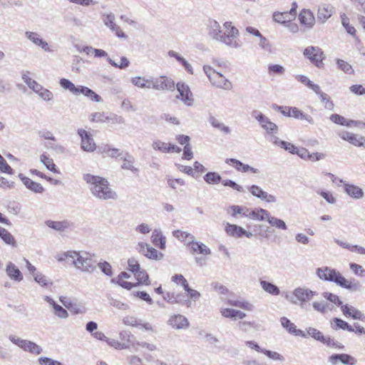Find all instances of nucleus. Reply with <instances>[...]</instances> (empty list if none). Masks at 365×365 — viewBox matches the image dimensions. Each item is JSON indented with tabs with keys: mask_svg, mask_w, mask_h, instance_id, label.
<instances>
[{
	"mask_svg": "<svg viewBox=\"0 0 365 365\" xmlns=\"http://www.w3.org/2000/svg\"><path fill=\"white\" fill-rule=\"evenodd\" d=\"M152 147L154 150H159L163 153H169V144L160 140L153 141Z\"/></svg>",
	"mask_w": 365,
	"mask_h": 365,
	"instance_id": "56",
	"label": "nucleus"
},
{
	"mask_svg": "<svg viewBox=\"0 0 365 365\" xmlns=\"http://www.w3.org/2000/svg\"><path fill=\"white\" fill-rule=\"evenodd\" d=\"M151 88L157 91H174L175 82L174 81L165 76H161L158 78L151 80Z\"/></svg>",
	"mask_w": 365,
	"mask_h": 365,
	"instance_id": "9",
	"label": "nucleus"
},
{
	"mask_svg": "<svg viewBox=\"0 0 365 365\" xmlns=\"http://www.w3.org/2000/svg\"><path fill=\"white\" fill-rule=\"evenodd\" d=\"M303 54L317 68H320L324 66L323 60L325 58V55L319 47L308 46L304 50Z\"/></svg>",
	"mask_w": 365,
	"mask_h": 365,
	"instance_id": "6",
	"label": "nucleus"
},
{
	"mask_svg": "<svg viewBox=\"0 0 365 365\" xmlns=\"http://www.w3.org/2000/svg\"><path fill=\"white\" fill-rule=\"evenodd\" d=\"M131 83L136 87L140 88H151V80L147 79L142 76L133 77L130 79Z\"/></svg>",
	"mask_w": 365,
	"mask_h": 365,
	"instance_id": "34",
	"label": "nucleus"
},
{
	"mask_svg": "<svg viewBox=\"0 0 365 365\" xmlns=\"http://www.w3.org/2000/svg\"><path fill=\"white\" fill-rule=\"evenodd\" d=\"M77 133L81 138L82 150L86 152H93L96 148V145L91 134L82 128L78 129Z\"/></svg>",
	"mask_w": 365,
	"mask_h": 365,
	"instance_id": "12",
	"label": "nucleus"
},
{
	"mask_svg": "<svg viewBox=\"0 0 365 365\" xmlns=\"http://www.w3.org/2000/svg\"><path fill=\"white\" fill-rule=\"evenodd\" d=\"M299 20L302 24L308 28H312L315 24V17L313 12L309 9H303L299 15Z\"/></svg>",
	"mask_w": 365,
	"mask_h": 365,
	"instance_id": "21",
	"label": "nucleus"
},
{
	"mask_svg": "<svg viewBox=\"0 0 365 365\" xmlns=\"http://www.w3.org/2000/svg\"><path fill=\"white\" fill-rule=\"evenodd\" d=\"M38 361L41 365H63L61 361L46 356H41Z\"/></svg>",
	"mask_w": 365,
	"mask_h": 365,
	"instance_id": "64",
	"label": "nucleus"
},
{
	"mask_svg": "<svg viewBox=\"0 0 365 365\" xmlns=\"http://www.w3.org/2000/svg\"><path fill=\"white\" fill-rule=\"evenodd\" d=\"M269 214L270 213L267 210L262 209V208L253 210L250 212H248V213L243 212L244 216L248 217L253 220H260V221H263L264 220H267V218H268Z\"/></svg>",
	"mask_w": 365,
	"mask_h": 365,
	"instance_id": "26",
	"label": "nucleus"
},
{
	"mask_svg": "<svg viewBox=\"0 0 365 365\" xmlns=\"http://www.w3.org/2000/svg\"><path fill=\"white\" fill-rule=\"evenodd\" d=\"M64 255L71 257L72 264L83 272L93 273L96 270V261L93 259L94 255L87 252L69 250Z\"/></svg>",
	"mask_w": 365,
	"mask_h": 365,
	"instance_id": "4",
	"label": "nucleus"
},
{
	"mask_svg": "<svg viewBox=\"0 0 365 365\" xmlns=\"http://www.w3.org/2000/svg\"><path fill=\"white\" fill-rule=\"evenodd\" d=\"M108 119L107 115L104 112H96L91 114V121L96 123L106 122Z\"/></svg>",
	"mask_w": 365,
	"mask_h": 365,
	"instance_id": "63",
	"label": "nucleus"
},
{
	"mask_svg": "<svg viewBox=\"0 0 365 365\" xmlns=\"http://www.w3.org/2000/svg\"><path fill=\"white\" fill-rule=\"evenodd\" d=\"M328 361L332 365H336L339 362L344 365H355L356 359L347 354H334L331 355Z\"/></svg>",
	"mask_w": 365,
	"mask_h": 365,
	"instance_id": "14",
	"label": "nucleus"
},
{
	"mask_svg": "<svg viewBox=\"0 0 365 365\" xmlns=\"http://www.w3.org/2000/svg\"><path fill=\"white\" fill-rule=\"evenodd\" d=\"M343 314L354 319L365 321V315L359 309L349 304H343L341 307Z\"/></svg>",
	"mask_w": 365,
	"mask_h": 365,
	"instance_id": "16",
	"label": "nucleus"
},
{
	"mask_svg": "<svg viewBox=\"0 0 365 365\" xmlns=\"http://www.w3.org/2000/svg\"><path fill=\"white\" fill-rule=\"evenodd\" d=\"M183 288H184L185 291L187 292L190 299H192L194 301L198 299L201 296V294L199 292H197L195 289H192L189 287V284H188V282L187 280L184 281Z\"/></svg>",
	"mask_w": 365,
	"mask_h": 365,
	"instance_id": "50",
	"label": "nucleus"
},
{
	"mask_svg": "<svg viewBox=\"0 0 365 365\" xmlns=\"http://www.w3.org/2000/svg\"><path fill=\"white\" fill-rule=\"evenodd\" d=\"M273 19L274 21L283 24H286L290 20L288 11L274 12L273 14Z\"/></svg>",
	"mask_w": 365,
	"mask_h": 365,
	"instance_id": "46",
	"label": "nucleus"
},
{
	"mask_svg": "<svg viewBox=\"0 0 365 365\" xmlns=\"http://www.w3.org/2000/svg\"><path fill=\"white\" fill-rule=\"evenodd\" d=\"M330 120L334 122V123L341 125H346V126H351L352 124H354V120H347L344 117L339 115V114H332L330 116Z\"/></svg>",
	"mask_w": 365,
	"mask_h": 365,
	"instance_id": "41",
	"label": "nucleus"
},
{
	"mask_svg": "<svg viewBox=\"0 0 365 365\" xmlns=\"http://www.w3.org/2000/svg\"><path fill=\"white\" fill-rule=\"evenodd\" d=\"M229 304L247 311H252L254 308V306L247 301L229 300Z\"/></svg>",
	"mask_w": 365,
	"mask_h": 365,
	"instance_id": "43",
	"label": "nucleus"
},
{
	"mask_svg": "<svg viewBox=\"0 0 365 365\" xmlns=\"http://www.w3.org/2000/svg\"><path fill=\"white\" fill-rule=\"evenodd\" d=\"M260 285L264 292L272 295H279L280 293L279 289L269 282L260 280Z\"/></svg>",
	"mask_w": 365,
	"mask_h": 365,
	"instance_id": "38",
	"label": "nucleus"
},
{
	"mask_svg": "<svg viewBox=\"0 0 365 365\" xmlns=\"http://www.w3.org/2000/svg\"><path fill=\"white\" fill-rule=\"evenodd\" d=\"M134 275L138 281V284H147L149 277L145 270L140 269Z\"/></svg>",
	"mask_w": 365,
	"mask_h": 365,
	"instance_id": "60",
	"label": "nucleus"
},
{
	"mask_svg": "<svg viewBox=\"0 0 365 365\" xmlns=\"http://www.w3.org/2000/svg\"><path fill=\"white\" fill-rule=\"evenodd\" d=\"M252 117L256 119L261 127L267 131V133H277L278 127L277 125L270 121V120L265 116L262 113L257 110H254L251 113Z\"/></svg>",
	"mask_w": 365,
	"mask_h": 365,
	"instance_id": "7",
	"label": "nucleus"
},
{
	"mask_svg": "<svg viewBox=\"0 0 365 365\" xmlns=\"http://www.w3.org/2000/svg\"><path fill=\"white\" fill-rule=\"evenodd\" d=\"M204 180L208 184H218L222 181V178L217 173L209 172L204 176Z\"/></svg>",
	"mask_w": 365,
	"mask_h": 365,
	"instance_id": "42",
	"label": "nucleus"
},
{
	"mask_svg": "<svg viewBox=\"0 0 365 365\" xmlns=\"http://www.w3.org/2000/svg\"><path fill=\"white\" fill-rule=\"evenodd\" d=\"M347 322L337 317L332 319L331 322V328L336 331L339 329L345 330Z\"/></svg>",
	"mask_w": 365,
	"mask_h": 365,
	"instance_id": "52",
	"label": "nucleus"
},
{
	"mask_svg": "<svg viewBox=\"0 0 365 365\" xmlns=\"http://www.w3.org/2000/svg\"><path fill=\"white\" fill-rule=\"evenodd\" d=\"M321 342L326 344L328 346L335 347L339 349H343L344 348L343 344L335 341L334 339L331 338L329 336H324V339H322Z\"/></svg>",
	"mask_w": 365,
	"mask_h": 365,
	"instance_id": "54",
	"label": "nucleus"
},
{
	"mask_svg": "<svg viewBox=\"0 0 365 365\" xmlns=\"http://www.w3.org/2000/svg\"><path fill=\"white\" fill-rule=\"evenodd\" d=\"M102 20L105 26L110 29L111 31L114 32L116 36L121 38H127V35L120 29L115 23V15L112 13L104 14L102 15Z\"/></svg>",
	"mask_w": 365,
	"mask_h": 365,
	"instance_id": "10",
	"label": "nucleus"
},
{
	"mask_svg": "<svg viewBox=\"0 0 365 365\" xmlns=\"http://www.w3.org/2000/svg\"><path fill=\"white\" fill-rule=\"evenodd\" d=\"M97 265L101 272L106 275L109 277L113 275L112 267L108 262L104 261L103 262H99Z\"/></svg>",
	"mask_w": 365,
	"mask_h": 365,
	"instance_id": "58",
	"label": "nucleus"
},
{
	"mask_svg": "<svg viewBox=\"0 0 365 365\" xmlns=\"http://www.w3.org/2000/svg\"><path fill=\"white\" fill-rule=\"evenodd\" d=\"M25 36L33 43L41 47L43 51L51 52L48 43L40 37V35L33 31H26Z\"/></svg>",
	"mask_w": 365,
	"mask_h": 365,
	"instance_id": "15",
	"label": "nucleus"
},
{
	"mask_svg": "<svg viewBox=\"0 0 365 365\" xmlns=\"http://www.w3.org/2000/svg\"><path fill=\"white\" fill-rule=\"evenodd\" d=\"M173 235L175 237L184 243L186 242L187 238L191 239L190 242L192 239H195V237L192 234L180 230L173 231Z\"/></svg>",
	"mask_w": 365,
	"mask_h": 365,
	"instance_id": "48",
	"label": "nucleus"
},
{
	"mask_svg": "<svg viewBox=\"0 0 365 365\" xmlns=\"http://www.w3.org/2000/svg\"><path fill=\"white\" fill-rule=\"evenodd\" d=\"M22 349L36 355L40 354L43 351L42 348L39 345L29 340L26 341Z\"/></svg>",
	"mask_w": 365,
	"mask_h": 365,
	"instance_id": "37",
	"label": "nucleus"
},
{
	"mask_svg": "<svg viewBox=\"0 0 365 365\" xmlns=\"http://www.w3.org/2000/svg\"><path fill=\"white\" fill-rule=\"evenodd\" d=\"M80 94L83 95L94 102L100 103L103 101L102 98L98 94L86 86H80L79 95Z\"/></svg>",
	"mask_w": 365,
	"mask_h": 365,
	"instance_id": "30",
	"label": "nucleus"
},
{
	"mask_svg": "<svg viewBox=\"0 0 365 365\" xmlns=\"http://www.w3.org/2000/svg\"><path fill=\"white\" fill-rule=\"evenodd\" d=\"M207 26L208 35L212 39L232 48H240L242 46V42L239 38L240 31L231 21L224 23L223 27L225 29L224 32L220 24L215 20H210Z\"/></svg>",
	"mask_w": 365,
	"mask_h": 365,
	"instance_id": "1",
	"label": "nucleus"
},
{
	"mask_svg": "<svg viewBox=\"0 0 365 365\" xmlns=\"http://www.w3.org/2000/svg\"><path fill=\"white\" fill-rule=\"evenodd\" d=\"M227 163H230L232 166H234L238 171L246 173L248 171H251L252 173H258L259 170L255 168L250 166L249 165L244 164L241 161L235 159L230 158L227 160Z\"/></svg>",
	"mask_w": 365,
	"mask_h": 365,
	"instance_id": "24",
	"label": "nucleus"
},
{
	"mask_svg": "<svg viewBox=\"0 0 365 365\" xmlns=\"http://www.w3.org/2000/svg\"><path fill=\"white\" fill-rule=\"evenodd\" d=\"M349 267L351 272L357 276L364 277L365 276V269L362 267L361 265L358 264L354 262H351L349 264Z\"/></svg>",
	"mask_w": 365,
	"mask_h": 365,
	"instance_id": "57",
	"label": "nucleus"
},
{
	"mask_svg": "<svg viewBox=\"0 0 365 365\" xmlns=\"http://www.w3.org/2000/svg\"><path fill=\"white\" fill-rule=\"evenodd\" d=\"M133 163L134 158L130 155H127L123 160V163L122 164L121 168L122 169L129 170L135 173L138 172V169L133 165Z\"/></svg>",
	"mask_w": 365,
	"mask_h": 365,
	"instance_id": "40",
	"label": "nucleus"
},
{
	"mask_svg": "<svg viewBox=\"0 0 365 365\" xmlns=\"http://www.w3.org/2000/svg\"><path fill=\"white\" fill-rule=\"evenodd\" d=\"M243 229L244 228L240 226L227 223L225 232L231 237L239 238L243 236Z\"/></svg>",
	"mask_w": 365,
	"mask_h": 365,
	"instance_id": "33",
	"label": "nucleus"
},
{
	"mask_svg": "<svg viewBox=\"0 0 365 365\" xmlns=\"http://www.w3.org/2000/svg\"><path fill=\"white\" fill-rule=\"evenodd\" d=\"M269 74L283 75L285 72V68L279 64H269L267 68Z\"/></svg>",
	"mask_w": 365,
	"mask_h": 365,
	"instance_id": "53",
	"label": "nucleus"
},
{
	"mask_svg": "<svg viewBox=\"0 0 365 365\" xmlns=\"http://www.w3.org/2000/svg\"><path fill=\"white\" fill-rule=\"evenodd\" d=\"M294 294L298 300L305 302L311 300L316 292L307 288L299 287L294 289Z\"/></svg>",
	"mask_w": 365,
	"mask_h": 365,
	"instance_id": "22",
	"label": "nucleus"
},
{
	"mask_svg": "<svg viewBox=\"0 0 365 365\" xmlns=\"http://www.w3.org/2000/svg\"><path fill=\"white\" fill-rule=\"evenodd\" d=\"M203 71L213 86L227 91L232 88V83L229 80L210 66H204Z\"/></svg>",
	"mask_w": 365,
	"mask_h": 365,
	"instance_id": "5",
	"label": "nucleus"
},
{
	"mask_svg": "<svg viewBox=\"0 0 365 365\" xmlns=\"http://www.w3.org/2000/svg\"><path fill=\"white\" fill-rule=\"evenodd\" d=\"M107 61L113 67L118 68L120 69H125L130 65V61L125 56L120 58V63H118L112 60L110 58H107Z\"/></svg>",
	"mask_w": 365,
	"mask_h": 365,
	"instance_id": "44",
	"label": "nucleus"
},
{
	"mask_svg": "<svg viewBox=\"0 0 365 365\" xmlns=\"http://www.w3.org/2000/svg\"><path fill=\"white\" fill-rule=\"evenodd\" d=\"M45 224L50 228L56 231H64L71 226V223L68 220L53 221L46 220Z\"/></svg>",
	"mask_w": 365,
	"mask_h": 365,
	"instance_id": "28",
	"label": "nucleus"
},
{
	"mask_svg": "<svg viewBox=\"0 0 365 365\" xmlns=\"http://www.w3.org/2000/svg\"><path fill=\"white\" fill-rule=\"evenodd\" d=\"M319 98L326 109L329 110H332L334 109V105L328 94L323 93L319 96Z\"/></svg>",
	"mask_w": 365,
	"mask_h": 365,
	"instance_id": "55",
	"label": "nucleus"
},
{
	"mask_svg": "<svg viewBox=\"0 0 365 365\" xmlns=\"http://www.w3.org/2000/svg\"><path fill=\"white\" fill-rule=\"evenodd\" d=\"M323 297L326 298L327 300L330 301L331 302L336 304L340 307H341V306L343 305L342 302L336 294L329 292H324Z\"/></svg>",
	"mask_w": 365,
	"mask_h": 365,
	"instance_id": "62",
	"label": "nucleus"
},
{
	"mask_svg": "<svg viewBox=\"0 0 365 365\" xmlns=\"http://www.w3.org/2000/svg\"><path fill=\"white\" fill-rule=\"evenodd\" d=\"M341 19V24L345 28L346 31L348 34L354 36L356 33V29L354 26H351L349 24V19L347 17V16L343 13L340 15Z\"/></svg>",
	"mask_w": 365,
	"mask_h": 365,
	"instance_id": "45",
	"label": "nucleus"
},
{
	"mask_svg": "<svg viewBox=\"0 0 365 365\" xmlns=\"http://www.w3.org/2000/svg\"><path fill=\"white\" fill-rule=\"evenodd\" d=\"M83 178L87 183L91 194L96 198L100 200L118 199L117 192L110 187L107 179L89 173L84 174Z\"/></svg>",
	"mask_w": 365,
	"mask_h": 365,
	"instance_id": "2",
	"label": "nucleus"
},
{
	"mask_svg": "<svg viewBox=\"0 0 365 365\" xmlns=\"http://www.w3.org/2000/svg\"><path fill=\"white\" fill-rule=\"evenodd\" d=\"M308 335L313 337L314 339L322 341V339H324V335L318 329L312 327H309L307 329Z\"/></svg>",
	"mask_w": 365,
	"mask_h": 365,
	"instance_id": "59",
	"label": "nucleus"
},
{
	"mask_svg": "<svg viewBox=\"0 0 365 365\" xmlns=\"http://www.w3.org/2000/svg\"><path fill=\"white\" fill-rule=\"evenodd\" d=\"M208 120L212 127L217 128L223 133L228 134L231 132V130L228 126L221 123L218 119H217L213 115H210Z\"/></svg>",
	"mask_w": 365,
	"mask_h": 365,
	"instance_id": "36",
	"label": "nucleus"
},
{
	"mask_svg": "<svg viewBox=\"0 0 365 365\" xmlns=\"http://www.w3.org/2000/svg\"><path fill=\"white\" fill-rule=\"evenodd\" d=\"M339 135L343 140H347L356 146H362L365 143V138L364 137H359L358 135L354 133L344 131Z\"/></svg>",
	"mask_w": 365,
	"mask_h": 365,
	"instance_id": "23",
	"label": "nucleus"
},
{
	"mask_svg": "<svg viewBox=\"0 0 365 365\" xmlns=\"http://www.w3.org/2000/svg\"><path fill=\"white\" fill-rule=\"evenodd\" d=\"M176 88L179 93L176 96V98L181 100L186 106H192L194 98L188 85L184 82H178Z\"/></svg>",
	"mask_w": 365,
	"mask_h": 365,
	"instance_id": "8",
	"label": "nucleus"
},
{
	"mask_svg": "<svg viewBox=\"0 0 365 365\" xmlns=\"http://www.w3.org/2000/svg\"><path fill=\"white\" fill-rule=\"evenodd\" d=\"M151 240L155 246L158 247L161 250L165 248V237L160 230H155L153 232Z\"/></svg>",
	"mask_w": 365,
	"mask_h": 365,
	"instance_id": "29",
	"label": "nucleus"
},
{
	"mask_svg": "<svg viewBox=\"0 0 365 365\" xmlns=\"http://www.w3.org/2000/svg\"><path fill=\"white\" fill-rule=\"evenodd\" d=\"M335 8L329 4H322L319 6L317 10V21L321 24H324L334 14Z\"/></svg>",
	"mask_w": 365,
	"mask_h": 365,
	"instance_id": "13",
	"label": "nucleus"
},
{
	"mask_svg": "<svg viewBox=\"0 0 365 365\" xmlns=\"http://www.w3.org/2000/svg\"><path fill=\"white\" fill-rule=\"evenodd\" d=\"M168 324L176 329H186L189 326L187 319L181 314H174L168 320Z\"/></svg>",
	"mask_w": 365,
	"mask_h": 365,
	"instance_id": "17",
	"label": "nucleus"
},
{
	"mask_svg": "<svg viewBox=\"0 0 365 365\" xmlns=\"http://www.w3.org/2000/svg\"><path fill=\"white\" fill-rule=\"evenodd\" d=\"M188 247H190V252L192 254L194 253H200L205 255H208L211 254V250L208 248L205 244L199 242H195V239H192L191 242L188 243Z\"/></svg>",
	"mask_w": 365,
	"mask_h": 365,
	"instance_id": "25",
	"label": "nucleus"
},
{
	"mask_svg": "<svg viewBox=\"0 0 365 365\" xmlns=\"http://www.w3.org/2000/svg\"><path fill=\"white\" fill-rule=\"evenodd\" d=\"M19 178L21 179L26 187L35 193H42L44 191L43 187L36 182L33 181L29 178L20 173Z\"/></svg>",
	"mask_w": 365,
	"mask_h": 365,
	"instance_id": "18",
	"label": "nucleus"
},
{
	"mask_svg": "<svg viewBox=\"0 0 365 365\" xmlns=\"http://www.w3.org/2000/svg\"><path fill=\"white\" fill-rule=\"evenodd\" d=\"M101 153L106 156L115 158L120 155L119 150L117 148H110L108 145L100 148Z\"/></svg>",
	"mask_w": 365,
	"mask_h": 365,
	"instance_id": "49",
	"label": "nucleus"
},
{
	"mask_svg": "<svg viewBox=\"0 0 365 365\" xmlns=\"http://www.w3.org/2000/svg\"><path fill=\"white\" fill-rule=\"evenodd\" d=\"M344 191L347 195H349L351 197L354 199H360L363 197L364 196V192L362 189H361L359 187L349 184V183H344Z\"/></svg>",
	"mask_w": 365,
	"mask_h": 365,
	"instance_id": "27",
	"label": "nucleus"
},
{
	"mask_svg": "<svg viewBox=\"0 0 365 365\" xmlns=\"http://www.w3.org/2000/svg\"><path fill=\"white\" fill-rule=\"evenodd\" d=\"M40 158L41 161L43 163L48 170L56 173H58V170H56V165L53 163V161L51 158L47 157L44 154L41 155Z\"/></svg>",
	"mask_w": 365,
	"mask_h": 365,
	"instance_id": "47",
	"label": "nucleus"
},
{
	"mask_svg": "<svg viewBox=\"0 0 365 365\" xmlns=\"http://www.w3.org/2000/svg\"><path fill=\"white\" fill-rule=\"evenodd\" d=\"M267 222L271 226L279 230H286L287 229L286 223L282 220L272 217L270 214L267 218Z\"/></svg>",
	"mask_w": 365,
	"mask_h": 365,
	"instance_id": "39",
	"label": "nucleus"
},
{
	"mask_svg": "<svg viewBox=\"0 0 365 365\" xmlns=\"http://www.w3.org/2000/svg\"><path fill=\"white\" fill-rule=\"evenodd\" d=\"M316 274L323 281L334 282L338 286L351 292H360L362 289V285L359 281L355 278L346 279L339 271L329 267L317 268Z\"/></svg>",
	"mask_w": 365,
	"mask_h": 365,
	"instance_id": "3",
	"label": "nucleus"
},
{
	"mask_svg": "<svg viewBox=\"0 0 365 365\" xmlns=\"http://www.w3.org/2000/svg\"><path fill=\"white\" fill-rule=\"evenodd\" d=\"M136 250L145 257L155 260H160L163 257V254L158 252L155 248L150 247L145 242H138Z\"/></svg>",
	"mask_w": 365,
	"mask_h": 365,
	"instance_id": "11",
	"label": "nucleus"
},
{
	"mask_svg": "<svg viewBox=\"0 0 365 365\" xmlns=\"http://www.w3.org/2000/svg\"><path fill=\"white\" fill-rule=\"evenodd\" d=\"M0 238L12 247H16L17 243L14 237L5 228L0 227Z\"/></svg>",
	"mask_w": 365,
	"mask_h": 365,
	"instance_id": "32",
	"label": "nucleus"
},
{
	"mask_svg": "<svg viewBox=\"0 0 365 365\" xmlns=\"http://www.w3.org/2000/svg\"><path fill=\"white\" fill-rule=\"evenodd\" d=\"M337 65L338 68L346 73L351 74L354 73L351 66L344 60L338 59Z\"/></svg>",
	"mask_w": 365,
	"mask_h": 365,
	"instance_id": "61",
	"label": "nucleus"
},
{
	"mask_svg": "<svg viewBox=\"0 0 365 365\" xmlns=\"http://www.w3.org/2000/svg\"><path fill=\"white\" fill-rule=\"evenodd\" d=\"M291 112H292V118H294L296 119L301 120H306L307 122H308L310 124L314 123V119L311 115L304 113V112H302V110H300L299 109H298L296 107H294L293 109L291 110Z\"/></svg>",
	"mask_w": 365,
	"mask_h": 365,
	"instance_id": "35",
	"label": "nucleus"
},
{
	"mask_svg": "<svg viewBox=\"0 0 365 365\" xmlns=\"http://www.w3.org/2000/svg\"><path fill=\"white\" fill-rule=\"evenodd\" d=\"M280 322L282 326L286 329L289 333L295 336H300L304 338L307 336V334H306L302 330L297 329V327L294 325V324L291 322V321L287 317H282L280 319Z\"/></svg>",
	"mask_w": 365,
	"mask_h": 365,
	"instance_id": "19",
	"label": "nucleus"
},
{
	"mask_svg": "<svg viewBox=\"0 0 365 365\" xmlns=\"http://www.w3.org/2000/svg\"><path fill=\"white\" fill-rule=\"evenodd\" d=\"M59 84L64 90L70 91L74 96L79 95L80 86H76L70 80L66 78H61Z\"/></svg>",
	"mask_w": 365,
	"mask_h": 365,
	"instance_id": "31",
	"label": "nucleus"
},
{
	"mask_svg": "<svg viewBox=\"0 0 365 365\" xmlns=\"http://www.w3.org/2000/svg\"><path fill=\"white\" fill-rule=\"evenodd\" d=\"M38 96L43 101H49L53 99V93L48 89L45 88L43 86H41L38 92L36 93Z\"/></svg>",
	"mask_w": 365,
	"mask_h": 365,
	"instance_id": "51",
	"label": "nucleus"
},
{
	"mask_svg": "<svg viewBox=\"0 0 365 365\" xmlns=\"http://www.w3.org/2000/svg\"><path fill=\"white\" fill-rule=\"evenodd\" d=\"M6 273L8 277L15 282H21L24 277L19 269L11 262H9L6 267Z\"/></svg>",
	"mask_w": 365,
	"mask_h": 365,
	"instance_id": "20",
	"label": "nucleus"
}]
</instances>
